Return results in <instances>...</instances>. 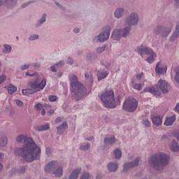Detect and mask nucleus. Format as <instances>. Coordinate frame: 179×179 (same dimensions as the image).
Listing matches in <instances>:
<instances>
[{"instance_id": "a19ab883", "label": "nucleus", "mask_w": 179, "mask_h": 179, "mask_svg": "<svg viewBox=\"0 0 179 179\" xmlns=\"http://www.w3.org/2000/svg\"><path fill=\"white\" fill-rule=\"evenodd\" d=\"M36 0L29 1L27 2H25L21 5L22 9H24V8H27L29 5H31L33 3H36Z\"/></svg>"}, {"instance_id": "412c9836", "label": "nucleus", "mask_w": 179, "mask_h": 179, "mask_svg": "<svg viewBox=\"0 0 179 179\" xmlns=\"http://www.w3.org/2000/svg\"><path fill=\"white\" fill-rule=\"evenodd\" d=\"M124 13H125V9L122 7H118L114 12V16L116 19H121L124 16Z\"/></svg>"}, {"instance_id": "aec40b11", "label": "nucleus", "mask_w": 179, "mask_h": 179, "mask_svg": "<svg viewBox=\"0 0 179 179\" xmlns=\"http://www.w3.org/2000/svg\"><path fill=\"white\" fill-rule=\"evenodd\" d=\"M151 120L152 121V124L156 127H160L162 124H163V116H152Z\"/></svg>"}, {"instance_id": "bf43d9fd", "label": "nucleus", "mask_w": 179, "mask_h": 179, "mask_svg": "<svg viewBox=\"0 0 179 179\" xmlns=\"http://www.w3.org/2000/svg\"><path fill=\"white\" fill-rule=\"evenodd\" d=\"M136 80H141V79H142V78H143V73H139L136 75Z\"/></svg>"}, {"instance_id": "7ed1b4c3", "label": "nucleus", "mask_w": 179, "mask_h": 179, "mask_svg": "<svg viewBox=\"0 0 179 179\" xmlns=\"http://www.w3.org/2000/svg\"><path fill=\"white\" fill-rule=\"evenodd\" d=\"M101 101L106 108H115L117 106L121 104V97L117 96L116 99L114 96V91L113 89H106L102 91L99 95Z\"/></svg>"}, {"instance_id": "4d7b16f0", "label": "nucleus", "mask_w": 179, "mask_h": 179, "mask_svg": "<svg viewBox=\"0 0 179 179\" xmlns=\"http://www.w3.org/2000/svg\"><path fill=\"white\" fill-rule=\"evenodd\" d=\"M46 155L48 156V157L52 156V151L51 150V148H46Z\"/></svg>"}, {"instance_id": "4be33fe9", "label": "nucleus", "mask_w": 179, "mask_h": 179, "mask_svg": "<svg viewBox=\"0 0 179 179\" xmlns=\"http://www.w3.org/2000/svg\"><path fill=\"white\" fill-rule=\"evenodd\" d=\"M107 169L110 173H115L118 170L117 162H109L107 165Z\"/></svg>"}, {"instance_id": "0e129e2a", "label": "nucleus", "mask_w": 179, "mask_h": 179, "mask_svg": "<svg viewBox=\"0 0 179 179\" xmlns=\"http://www.w3.org/2000/svg\"><path fill=\"white\" fill-rule=\"evenodd\" d=\"M62 121V117H57L56 120H55V124H59V122H61Z\"/></svg>"}, {"instance_id": "de8ad7c7", "label": "nucleus", "mask_w": 179, "mask_h": 179, "mask_svg": "<svg viewBox=\"0 0 179 179\" xmlns=\"http://www.w3.org/2000/svg\"><path fill=\"white\" fill-rule=\"evenodd\" d=\"M143 124L146 127V128H149L150 127V121H149V119L145 118L143 120Z\"/></svg>"}, {"instance_id": "49530a36", "label": "nucleus", "mask_w": 179, "mask_h": 179, "mask_svg": "<svg viewBox=\"0 0 179 179\" xmlns=\"http://www.w3.org/2000/svg\"><path fill=\"white\" fill-rule=\"evenodd\" d=\"M17 3V0H7V5L9 6H16Z\"/></svg>"}, {"instance_id": "473e14b6", "label": "nucleus", "mask_w": 179, "mask_h": 179, "mask_svg": "<svg viewBox=\"0 0 179 179\" xmlns=\"http://www.w3.org/2000/svg\"><path fill=\"white\" fill-rule=\"evenodd\" d=\"M147 55H150V57L146 58V62H148V64H153V62L155 61V58H156L157 57L156 52L152 50V53Z\"/></svg>"}, {"instance_id": "c756f323", "label": "nucleus", "mask_w": 179, "mask_h": 179, "mask_svg": "<svg viewBox=\"0 0 179 179\" xmlns=\"http://www.w3.org/2000/svg\"><path fill=\"white\" fill-rule=\"evenodd\" d=\"M169 149L172 152H178L179 150V145L178 143L175 141V140H173L170 143H169Z\"/></svg>"}, {"instance_id": "5fc2aeb1", "label": "nucleus", "mask_w": 179, "mask_h": 179, "mask_svg": "<svg viewBox=\"0 0 179 179\" xmlns=\"http://www.w3.org/2000/svg\"><path fill=\"white\" fill-rule=\"evenodd\" d=\"M35 108L37 110V111H41L43 110V104L39 103L35 106Z\"/></svg>"}, {"instance_id": "c85d7f7f", "label": "nucleus", "mask_w": 179, "mask_h": 179, "mask_svg": "<svg viewBox=\"0 0 179 179\" xmlns=\"http://www.w3.org/2000/svg\"><path fill=\"white\" fill-rule=\"evenodd\" d=\"M53 174H55V177H62V174H64V168H62V166L58 165L55 171H53Z\"/></svg>"}, {"instance_id": "20e7f679", "label": "nucleus", "mask_w": 179, "mask_h": 179, "mask_svg": "<svg viewBox=\"0 0 179 179\" xmlns=\"http://www.w3.org/2000/svg\"><path fill=\"white\" fill-rule=\"evenodd\" d=\"M169 163V155L164 152H157L148 159V164L155 170H163V166Z\"/></svg>"}, {"instance_id": "864d4df0", "label": "nucleus", "mask_w": 179, "mask_h": 179, "mask_svg": "<svg viewBox=\"0 0 179 179\" xmlns=\"http://www.w3.org/2000/svg\"><path fill=\"white\" fill-rule=\"evenodd\" d=\"M73 62H74V61H73V59H72V57H69L67 58L66 64H67L68 65H73Z\"/></svg>"}, {"instance_id": "2eb2a0df", "label": "nucleus", "mask_w": 179, "mask_h": 179, "mask_svg": "<svg viewBox=\"0 0 179 179\" xmlns=\"http://www.w3.org/2000/svg\"><path fill=\"white\" fill-rule=\"evenodd\" d=\"M171 76L174 78L175 82L179 83V66H173L171 70Z\"/></svg>"}, {"instance_id": "052dcab7", "label": "nucleus", "mask_w": 179, "mask_h": 179, "mask_svg": "<svg viewBox=\"0 0 179 179\" xmlns=\"http://www.w3.org/2000/svg\"><path fill=\"white\" fill-rule=\"evenodd\" d=\"M50 101H57V96L52 95L49 96Z\"/></svg>"}, {"instance_id": "a878e982", "label": "nucleus", "mask_w": 179, "mask_h": 179, "mask_svg": "<svg viewBox=\"0 0 179 179\" xmlns=\"http://www.w3.org/2000/svg\"><path fill=\"white\" fill-rule=\"evenodd\" d=\"M97 76L98 80H103V79H106L108 76V71L105 69H101L98 71Z\"/></svg>"}, {"instance_id": "0eeeda50", "label": "nucleus", "mask_w": 179, "mask_h": 179, "mask_svg": "<svg viewBox=\"0 0 179 179\" xmlns=\"http://www.w3.org/2000/svg\"><path fill=\"white\" fill-rule=\"evenodd\" d=\"M173 29V25L170 27H165L163 25H157L153 30L154 34L155 36H160L162 38H164L171 33V30Z\"/></svg>"}, {"instance_id": "f704fd0d", "label": "nucleus", "mask_w": 179, "mask_h": 179, "mask_svg": "<svg viewBox=\"0 0 179 179\" xmlns=\"http://www.w3.org/2000/svg\"><path fill=\"white\" fill-rule=\"evenodd\" d=\"M3 47L2 52L3 54H10V52H12V46L10 45L4 44Z\"/></svg>"}, {"instance_id": "4c0bfd02", "label": "nucleus", "mask_w": 179, "mask_h": 179, "mask_svg": "<svg viewBox=\"0 0 179 179\" xmlns=\"http://www.w3.org/2000/svg\"><path fill=\"white\" fill-rule=\"evenodd\" d=\"M113 155L115 156V159H121V156H122V153L121 152V150L120 148H116L114 150Z\"/></svg>"}, {"instance_id": "72a5a7b5", "label": "nucleus", "mask_w": 179, "mask_h": 179, "mask_svg": "<svg viewBox=\"0 0 179 179\" xmlns=\"http://www.w3.org/2000/svg\"><path fill=\"white\" fill-rule=\"evenodd\" d=\"M4 88L7 89L9 94H13V93H15V92H16L17 90V87H15L12 84H10L8 85H6L4 87Z\"/></svg>"}, {"instance_id": "ddd939ff", "label": "nucleus", "mask_w": 179, "mask_h": 179, "mask_svg": "<svg viewBox=\"0 0 179 179\" xmlns=\"http://www.w3.org/2000/svg\"><path fill=\"white\" fill-rule=\"evenodd\" d=\"M59 164L57 161H51L45 166V171L46 173H54L58 166Z\"/></svg>"}, {"instance_id": "c03bdc74", "label": "nucleus", "mask_w": 179, "mask_h": 179, "mask_svg": "<svg viewBox=\"0 0 179 179\" xmlns=\"http://www.w3.org/2000/svg\"><path fill=\"white\" fill-rule=\"evenodd\" d=\"M80 150H88V149H90V144L89 143L83 144L80 146Z\"/></svg>"}, {"instance_id": "c9c22d12", "label": "nucleus", "mask_w": 179, "mask_h": 179, "mask_svg": "<svg viewBox=\"0 0 179 179\" xmlns=\"http://www.w3.org/2000/svg\"><path fill=\"white\" fill-rule=\"evenodd\" d=\"M131 85H132V87L134 89H136V90H138L139 92H141V90H142V89L144 86L143 84H138V83H135V81H134V80H131Z\"/></svg>"}, {"instance_id": "dca6fc26", "label": "nucleus", "mask_w": 179, "mask_h": 179, "mask_svg": "<svg viewBox=\"0 0 179 179\" xmlns=\"http://www.w3.org/2000/svg\"><path fill=\"white\" fill-rule=\"evenodd\" d=\"M155 72L157 75H166L167 66H163L160 62H158L155 66Z\"/></svg>"}, {"instance_id": "4468645a", "label": "nucleus", "mask_w": 179, "mask_h": 179, "mask_svg": "<svg viewBox=\"0 0 179 179\" xmlns=\"http://www.w3.org/2000/svg\"><path fill=\"white\" fill-rule=\"evenodd\" d=\"M143 92L151 93L156 97H160L162 96V92L159 91L158 88H155V87H146L143 89Z\"/></svg>"}, {"instance_id": "6e6d98bb", "label": "nucleus", "mask_w": 179, "mask_h": 179, "mask_svg": "<svg viewBox=\"0 0 179 179\" xmlns=\"http://www.w3.org/2000/svg\"><path fill=\"white\" fill-rule=\"evenodd\" d=\"M15 103H16L17 106H18V107H24V103H23V101H22L19 99H17L15 101Z\"/></svg>"}, {"instance_id": "69168bd1", "label": "nucleus", "mask_w": 179, "mask_h": 179, "mask_svg": "<svg viewBox=\"0 0 179 179\" xmlns=\"http://www.w3.org/2000/svg\"><path fill=\"white\" fill-rule=\"evenodd\" d=\"M175 33L179 34V22L176 23Z\"/></svg>"}, {"instance_id": "ea45409f", "label": "nucleus", "mask_w": 179, "mask_h": 179, "mask_svg": "<svg viewBox=\"0 0 179 179\" xmlns=\"http://www.w3.org/2000/svg\"><path fill=\"white\" fill-rule=\"evenodd\" d=\"M85 78L89 83H93V76L91 73H85Z\"/></svg>"}, {"instance_id": "a211bd4d", "label": "nucleus", "mask_w": 179, "mask_h": 179, "mask_svg": "<svg viewBox=\"0 0 179 179\" xmlns=\"http://www.w3.org/2000/svg\"><path fill=\"white\" fill-rule=\"evenodd\" d=\"M36 80H37L38 92L43 90L45 87V85H47L45 78L41 80V78L37 77Z\"/></svg>"}, {"instance_id": "13d9d810", "label": "nucleus", "mask_w": 179, "mask_h": 179, "mask_svg": "<svg viewBox=\"0 0 179 179\" xmlns=\"http://www.w3.org/2000/svg\"><path fill=\"white\" fill-rule=\"evenodd\" d=\"M29 68H30L29 64H24L20 67V69H21V71H26V69H29Z\"/></svg>"}, {"instance_id": "b1692460", "label": "nucleus", "mask_w": 179, "mask_h": 179, "mask_svg": "<svg viewBox=\"0 0 179 179\" xmlns=\"http://www.w3.org/2000/svg\"><path fill=\"white\" fill-rule=\"evenodd\" d=\"M68 128V123L66 122H63L59 127H57V135H62L66 129Z\"/></svg>"}, {"instance_id": "603ef678", "label": "nucleus", "mask_w": 179, "mask_h": 179, "mask_svg": "<svg viewBox=\"0 0 179 179\" xmlns=\"http://www.w3.org/2000/svg\"><path fill=\"white\" fill-rule=\"evenodd\" d=\"M6 80V75L1 74L0 76V85H1V83H3V82H5Z\"/></svg>"}, {"instance_id": "2f4dec72", "label": "nucleus", "mask_w": 179, "mask_h": 179, "mask_svg": "<svg viewBox=\"0 0 179 179\" xmlns=\"http://www.w3.org/2000/svg\"><path fill=\"white\" fill-rule=\"evenodd\" d=\"M35 129L38 132H41L43 131H48V129H50V123H46L45 124L36 126L35 127Z\"/></svg>"}, {"instance_id": "f3484780", "label": "nucleus", "mask_w": 179, "mask_h": 179, "mask_svg": "<svg viewBox=\"0 0 179 179\" xmlns=\"http://www.w3.org/2000/svg\"><path fill=\"white\" fill-rule=\"evenodd\" d=\"M110 37L112 40H115V41H120V40H121L122 38L121 30L120 29H114Z\"/></svg>"}, {"instance_id": "9d476101", "label": "nucleus", "mask_w": 179, "mask_h": 179, "mask_svg": "<svg viewBox=\"0 0 179 179\" xmlns=\"http://www.w3.org/2000/svg\"><path fill=\"white\" fill-rule=\"evenodd\" d=\"M157 89H159V92H162V93L164 94H167V93L170 92L171 87L170 86V84L167 83V81L161 79L157 84Z\"/></svg>"}, {"instance_id": "e433bc0d", "label": "nucleus", "mask_w": 179, "mask_h": 179, "mask_svg": "<svg viewBox=\"0 0 179 179\" xmlns=\"http://www.w3.org/2000/svg\"><path fill=\"white\" fill-rule=\"evenodd\" d=\"M8 144V139L6 136H0V146H6Z\"/></svg>"}, {"instance_id": "cd10ccee", "label": "nucleus", "mask_w": 179, "mask_h": 179, "mask_svg": "<svg viewBox=\"0 0 179 179\" xmlns=\"http://www.w3.org/2000/svg\"><path fill=\"white\" fill-rule=\"evenodd\" d=\"M176 121V115H173L171 117H167L164 122V124L166 125V127H170L174 124V122Z\"/></svg>"}, {"instance_id": "423d86ee", "label": "nucleus", "mask_w": 179, "mask_h": 179, "mask_svg": "<svg viewBox=\"0 0 179 179\" xmlns=\"http://www.w3.org/2000/svg\"><path fill=\"white\" fill-rule=\"evenodd\" d=\"M111 27L106 26L103 28V31L100 32L98 35L93 37L92 41L94 43H104L110 38V33Z\"/></svg>"}, {"instance_id": "bb28decb", "label": "nucleus", "mask_w": 179, "mask_h": 179, "mask_svg": "<svg viewBox=\"0 0 179 179\" xmlns=\"http://www.w3.org/2000/svg\"><path fill=\"white\" fill-rule=\"evenodd\" d=\"M10 173L12 176H13V174H16V173L18 174H24V173H26V166H20L17 169H13L10 171Z\"/></svg>"}, {"instance_id": "680f3d73", "label": "nucleus", "mask_w": 179, "mask_h": 179, "mask_svg": "<svg viewBox=\"0 0 179 179\" xmlns=\"http://www.w3.org/2000/svg\"><path fill=\"white\" fill-rule=\"evenodd\" d=\"M43 108H45V110H50L51 106H50V105L44 103V104H43Z\"/></svg>"}, {"instance_id": "774afa93", "label": "nucleus", "mask_w": 179, "mask_h": 179, "mask_svg": "<svg viewBox=\"0 0 179 179\" xmlns=\"http://www.w3.org/2000/svg\"><path fill=\"white\" fill-rule=\"evenodd\" d=\"M175 111L179 113V103H178L175 107Z\"/></svg>"}, {"instance_id": "3c124183", "label": "nucleus", "mask_w": 179, "mask_h": 179, "mask_svg": "<svg viewBox=\"0 0 179 179\" xmlns=\"http://www.w3.org/2000/svg\"><path fill=\"white\" fill-rule=\"evenodd\" d=\"M58 69H59V68H58V66H57L56 64H53V65H52V66H50V71H51V72H57V71Z\"/></svg>"}, {"instance_id": "393cba45", "label": "nucleus", "mask_w": 179, "mask_h": 179, "mask_svg": "<svg viewBox=\"0 0 179 179\" xmlns=\"http://www.w3.org/2000/svg\"><path fill=\"white\" fill-rule=\"evenodd\" d=\"M47 22V14L43 13L41 17L35 24V27H41Z\"/></svg>"}, {"instance_id": "a18cd8bd", "label": "nucleus", "mask_w": 179, "mask_h": 179, "mask_svg": "<svg viewBox=\"0 0 179 179\" xmlns=\"http://www.w3.org/2000/svg\"><path fill=\"white\" fill-rule=\"evenodd\" d=\"M80 179H90V173L89 172L83 173L80 176Z\"/></svg>"}, {"instance_id": "f03ea898", "label": "nucleus", "mask_w": 179, "mask_h": 179, "mask_svg": "<svg viewBox=\"0 0 179 179\" xmlns=\"http://www.w3.org/2000/svg\"><path fill=\"white\" fill-rule=\"evenodd\" d=\"M69 79L71 83L70 92L71 93L72 100L80 101L86 96V93L87 92L86 87L79 82L78 77L75 74H70Z\"/></svg>"}, {"instance_id": "58836bf2", "label": "nucleus", "mask_w": 179, "mask_h": 179, "mask_svg": "<svg viewBox=\"0 0 179 179\" xmlns=\"http://www.w3.org/2000/svg\"><path fill=\"white\" fill-rule=\"evenodd\" d=\"M38 38H40V36L37 34H30L28 37L29 41H35V40H38Z\"/></svg>"}, {"instance_id": "f8f14e48", "label": "nucleus", "mask_w": 179, "mask_h": 179, "mask_svg": "<svg viewBox=\"0 0 179 179\" xmlns=\"http://www.w3.org/2000/svg\"><path fill=\"white\" fill-rule=\"evenodd\" d=\"M135 51L136 52H137V54H138V55H140L141 57H143V55L152 54V51H153V50H152L151 48H148L143 45H141L140 46H138L136 48Z\"/></svg>"}, {"instance_id": "338daca9", "label": "nucleus", "mask_w": 179, "mask_h": 179, "mask_svg": "<svg viewBox=\"0 0 179 179\" xmlns=\"http://www.w3.org/2000/svg\"><path fill=\"white\" fill-rule=\"evenodd\" d=\"M54 113H55L54 109H50L48 112V115H52V114H54Z\"/></svg>"}, {"instance_id": "37998d69", "label": "nucleus", "mask_w": 179, "mask_h": 179, "mask_svg": "<svg viewBox=\"0 0 179 179\" xmlns=\"http://www.w3.org/2000/svg\"><path fill=\"white\" fill-rule=\"evenodd\" d=\"M178 37H179V34H177L176 32L174 31L173 34L170 36L169 41L171 42L176 41V40H177Z\"/></svg>"}, {"instance_id": "9b49d317", "label": "nucleus", "mask_w": 179, "mask_h": 179, "mask_svg": "<svg viewBox=\"0 0 179 179\" xmlns=\"http://www.w3.org/2000/svg\"><path fill=\"white\" fill-rule=\"evenodd\" d=\"M30 89L22 90V94L27 96V94H34L38 92V86L37 85V80L35 79L34 81L29 83Z\"/></svg>"}, {"instance_id": "8fccbe9b", "label": "nucleus", "mask_w": 179, "mask_h": 179, "mask_svg": "<svg viewBox=\"0 0 179 179\" xmlns=\"http://www.w3.org/2000/svg\"><path fill=\"white\" fill-rule=\"evenodd\" d=\"M57 66V68H62L64 65H65V61L64 60H60L59 62L55 64Z\"/></svg>"}, {"instance_id": "1a4fd4ad", "label": "nucleus", "mask_w": 179, "mask_h": 179, "mask_svg": "<svg viewBox=\"0 0 179 179\" xmlns=\"http://www.w3.org/2000/svg\"><path fill=\"white\" fill-rule=\"evenodd\" d=\"M139 162H141V157H136L131 162H124V164H123L122 172L128 173V171H129V170H131V169L137 167V166H139Z\"/></svg>"}, {"instance_id": "79ce46f5", "label": "nucleus", "mask_w": 179, "mask_h": 179, "mask_svg": "<svg viewBox=\"0 0 179 179\" xmlns=\"http://www.w3.org/2000/svg\"><path fill=\"white\" fill-rule=\"evenodd\" d=\"M87 59H88V61H94V59H96V55H94L93 52L87 53Z\"/></svg>"}, {"instance_id": "6e6552de", "label": "nucleus", "mask_w": 179, "mask_h": 179, "mask_svg": "<svg viewBox=\"0 0 179 179\" xmlns=\"http://www.w3.org/2000/svg\"><path fill=\"white\" fill-rule=\"evenodd\" d=\"M124 23L129 27L138 26V23H139V15L136 12L131 13L124 19Z\"/></svg>"}, {"instance_id": "f257e3e1", "label": "nucleus", "mask_w": 179, "mask_h": 179, "mask_svg": "<svg viewBox=\"0 0 179 179\" xmlns=\"http://www.w3.org/2000/svg\"><path fill=\"white\" fill-rule=\"evenodd\" d=\"M15 141L17 143H22L23 142L21 148L15 149L14 153L16 156H20L25 162L29 163L40 159L41 148L36 144L33 138L27 137L24 134H20L16 137Z\"/></svg>"}, {"instance_id": "39448f33", "label": "nucleus", "mask_w": 179, "mask_h": 179, "mask_svg": "<svg viewBox=\"0 0 179 179\" xmlns=\"http://www.w3.org/2000/svg\"><path fill=\"white\" fill-rule=\"evenodd\" d=\"M138 108V100L135 98L126 99L122 106V110L127 113H134Z\"/></svg>"}, {"instance_id": "7c9ffc66", "label": "nucleus", "mask_w": 179, "mask_h": 179, "mask_svg": "<svg viewBox=\"0 0 179 179\" xmlns=\"http://www.w3.org/2000/svg\"><path fill=\"white\" fill-rule=\"evenodd\" d=\"M115 137L111 136V137H106L103 140V143L106 145V146H110L115 143Z\"/></svg>"}, {"instance_id": "5701e85b", "label": "nucleus", "mask_w": 179, "mask_h": 179, "mask_svg": "<svg viewBox=\"0 0 179 179\" xmlns=\"http://www.w3.org/2000/svg\"><path fill=\"white\" fill-rule=\"evenodd\" d=\"M80 171H82V169L76 168L73 170L71 174L69 176V179H77L79 178V174H80Z\"/></svg>"}, {"instance_id": "09e8293b", "label": "nucleus", "mask_w": 179, "mask_h": 179, "mask_svg": "<svg viewBox=\"0 0 179 179\" xmlns=\"http://www.w3.org/2000/svg\"><path fill=\"white\" fill-rule=\"evenodd\" d=\"M103 51H106V46L99 47L96 49V52L98 54H101V52H103Z\"/></svg>"}, {"instance_id": "6ab92c4d", "label": "nucleus", "mask_w": 179, "mask_h": 179, "mask_svg": "<svg viewBox=\"0 0 179 179\" xmlns=\"http://www.w3.org/2000/svg\"><path fill=\"white\" fill-rule=\"evenodd\" d=\"M120 33L122 34V37L123 38H127L131 36V28L129 26L125 27L124 28H120Z\"/></svg>"}, {"instance_id": "e2e57ef3", "label": "nucleus", "mask_w": 179, "mask_h": 179, "mask_svg": "<svg viewBox=\"0 0 179 179\" xmlns=\"http://www.w3.org/2000/svg\"><path fill=\"white\" fill-rule=\"evenodd\" d=\"M55 3L57 6H58V8H59V9H61V10H65V8L64 6H61V4H59V3L55 2Z\"/></svg>"}]
</instances>
